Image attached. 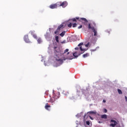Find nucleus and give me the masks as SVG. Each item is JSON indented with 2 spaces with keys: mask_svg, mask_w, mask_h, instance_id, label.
I'll list each match as a JSON object with an SVG mask.
<instances>
[{
  "mask_svg": "<svg viewBox=\"0 0 127 127\" xmlns=\"http://www.w3.org/2000/svg\"><path fill=\"white\" fill-rule=\"evenodd\" d=\"M88 29H91L92 30L94 33V36H97L98 35V32L97 31V29L95 28V27L92 26L91 24L89 23L88 25Z\"/></svg>",
  "mask_w": 127,
  "mask_h": 127,
  "instance_id": "2",
  "label": "nucleus"
},
{
  "mask_svg": "<svg viewBox=\"0 0 127 127\" xmlns=\"http://www.w3.org/2000/svg\"><path fill=\"white\" fill-rule=\"evenodd\" d=\"M103 103H106V100H103Z\"/></svg>",
  "mask_w": 127,
  "mask_h": 127,
  "instance_id": "40",
  "label": "nucleus"
},
{
  "mask_svg": "<svg viewBox=\"0 0 127 127\" xmlns=\"http://www.w3.org/2000/svg\"><path fill=\"white\" fill-rule=\"evenodd\" d=\"M101 119H108V116L106 114L101 115Z\"/></svg>",
  "mask_w": 127,
  "mask_h": 127,
  "instance_id": "14",
  "label": "nucleus"
},
{
  "mask_svg": "<svg viewBox=\"0 0 127 127\" xmlns=\"http://www.w3.org/2000/svg\"><path fill=\"white\" fill-rule=\"evenodd\" d=\"M65 33H66V32L65 31H64L62 32V33L60 34V36H61V37H63V36L65 35Z\"/></svg>",
  "mask_w": 127,
  "mask_h": 127,
  "instance_id": "15",
  "label": "nucleus"
},
{
  "mask_svg": "<svg viewBox=\"0 0 127 127\" xmlns=\"http://www.w3.org/2000/svg\"><path fill=\"white\" fill-rule=\"evenodd\" d=\"M50 108H51L50 105H49L48 103H46L45 106V109H46L47 111H50Z\"/></svg>",
  "mask_w": 127,
  "mask_h": 127,
  "instance_id": "9",
  "label": "nucleus"
},
{
  "mask_svg": "<svg viewBox=\"0 0 127 127\" xmlns=\"http://www.w3.org/2000/svg\"><path fill=\"white\" fill-rule=\"evenodd\" d=\"M118 92L119 94H120V95H122V94H123V92L120 89H118Z\"/></svg>",
  "mask_w": 127,
  "mask_h": 127,
  "instance_id": "19",
  "label": "nucleus"
},
{
  "mask_svg": "<svg viewBox=\"0 0 127 127\" xmlns=\"http://www.w3.org/2000/svg\"><path fill=\"white\" fill-rule=\"evenodd\" d=\"M82 27H83V26L82 25H81L79 26H78V29H80L82 28Z\"/></svg>",
  "mask_w": 127,
  "mask_h": 127,
  "instance_id": "31",
  "label": "nucleus"
},
{
  "mask_svg": "<svg viewBox=\"0 0 127 127\" xmlns=\"http://www.w3.org/2000/svg\"><path fill=\"white\" fill-rule=\"evenodd\" d=\"M63 28H64V25L62 24L60 26H59L55 32V34H57V33H58V32H59V30H60L61 29H63Z\"/></svg>",
  "mask_w": 127,
  "mask_h": 127,
  "instance_id": "5",
  "label": "nucleus"
},
{
  "mask_svg": "<svg viewBox=\"0 0 127 127\" xmlns=\"http://www.w3.org/2000/svg\"><path fill=\"white\" fill-rule=\"evenodd\" d=\"M85 46H86V47H88V46H89V43L85 45Z\"/></svg>",
  "mask_w": 127,
  "mask_h": 127,
  "instance_id": "35",
  "label": "nucleus"
},
{
  "mask_svg": "<svg viewBox=\"0 0 127 127\" xmlns=\"http://www.w3.org/2000/svg\"><path fill=\"white\" fill-rule=\"evenodd\" d=\"M54 49H55V53H56V52H59L58 51H57V50H56V49L57 48V47H54Z\"/></svg>",
  "mask_w": 127,
  "mask_h": 127,
  "instance_id": "27",
  "label": "nucleus"
},
{
  "mask_svg": "<svg viewBox=\"0 0 127 127\" xmlns=\"http://www.w3.org/2000/svg\"><path fill=\"white\" fill-rule=\"evenodd\" d=\"M96 49H93L91 50V51L94 52V51H96Z\"/></svg>",
  "mask_w": 127,
  "mask_h": 127,
  "instance_id": "38",
  "label": "nucleus"
},
{
  "mask_svg": "<svg viewBox=\"0 0 127 127\" xmlns=\"http://www.w3.org/2000/svg\"><path fill=\"white\" fill-rule=\"evenodd\" d=\"M24 40L26 42V43H30V41L28 39V35H25L24 37Z\"/></svg>",
  "mask_w": 127,
  "mask_h": 127,
  "instance_id": "8",
  "label": "nucleus"
},
{
  "mask_svg": "<svg viewBox=\"0 0 127 127\" xmlns=\"http://www.w3.org/2000/svg\"><path fill=\"white\" fill-rule=\"evenodd\" d=\"M80 51H85V49L82 48V47H80Z\"/></svg>",
  "mask_w": 127,
  "mask_h": 127,
  "instance_id": "30",
  "label": "nucleus"
},
{
  "mask_svg": "<svg viewBox=\"0 0 127 127\" xmlns=\"http://www.w3.org/2000/svg\"><path fill=\"white\" fill-rule=\"evenodd\" d=\"M91 26H93V27H95L96 26V23L95 22H92V24H91Z\"/></svg>",
  "mask_w": 127,
  "mask_h": 127,
  "instance_id": "21",
  "label": "nucleus"
},
{
  "mask_svg": "<svg viewBox=\"0 0 127 127\" xmlns=\"http://www.w3.org/2000/svg\"><path fill=\"white\" fill-rule=\"evenodd\" d=\"M89 117L90 120H94V119H93V118L92 117H91V116H89Z\"/></svg>",
  "mask_w": 127,
  "mask_h": 127,
  "instance_id": "34",
  "label": "nucleus"
},
{
  "mask_svg": "<svg viewBox=\"0 0 127 127\" xmlns=\"http://www.w3.org/2000/svg\"><path fill=\"white\" fill-rule=\"evenodd\" d=\"M58 6H62L63 8H65L68 5V2L66 1L58 2Z\"/></svg>",
  "mask_w": 127,
  "mask_h": 127,
  "instance_id": "3",
  "label": "nucleus"
},
{
  "mask_svg": "<svg viewBox=\"0 0 127 127\" xmlns=\"http://www.w3.org/2000/svg\"><path fill=\"white\" fill-rule=\"evenodd\" d=\"M66 59H69V60H72V59H74V58H73V56L69 57H67V58H64L63 60L65 61V60H66ZM63 60L61 59H56V61L60 62V64H62L63 63Z\"/></svg>",
  "mask_w": 127,
  "mask_h": 127,
  "instance_id": "4",
  "label": "nucleus"
},
{
  "mask_svg": "<svg viewBox=\"0 0 127 127\" xmlns=\"http://www.w3.org/2000/svg\"><path fill=\"white\" fill-rule=\"evenodd\" d=\"M84 44V43H79L78 45V46L79 47H80V46H81V45H83Z\"/></svg>",
  "mask_w": 127,
  "mask_h": 127,
  "instance_id": "29",
  "label": "nucleus"
},
{
  "mask_svg": "<svg viewBox=\"0 0 127 127\" xmlns=\"http://www.w3.org/2000/svg\"><path fill=\"white\" fill-rule=\"evenodd\" d=\"M99 124H101V122H100V121H99Z\"/></svg>",
  "mask_w": 127,
  "mask_h": 127,
  "instance_id": "41",
  "label": "nucleus"
},
{
  "mask_svg": "<svg viewBox=\"0 0 127 127\" xmlns=\"http://www.w3.org/2000/svg\"><path fill=\"white\" fill-rule=\"evenodd\" d=\"M60 97V93L59 92L54 93L53 95V98H54V99H56V100H57V99H59Z\"/></svg>",
  "mask_w": 127,
  "mask_h": 127,
  "instance_id": "6",
  "label": "nucleus"
},
{
  "mask_svg": "<svg viewBox=\"0 0 127 127\" xmlns=\"http://www.w3.org/2000/svg\"><path fill=\"white\" fill-rule=\"evenodd\" d=\"M58 7V2L55 4H52L50 5V8L53 9L54 8H57Z\"/></svg>",
  "mask_w": 127,
  "mask_h": 127,
  "instance_id": "7",
  "label": "nucleus"
},
{
  "mask_svg": "<svg viewBox=\"0 0 127 127\" xmlns=\"http://www.w3.org/2000/svg\"><path fill=\"white\" fill-rule=\"evenodd\" d=\"M107 112H108V110H107V109H104V113H107Z\"/></svg>",
  "mask_w": 127,
  "mask_h": 127,
  "instance_id": "33",
  "label": "nucleus"
},
{
  "mask_svg": "<svg viewBox=\"0 0 127 127\" xmlns=\"http://www.w3.org/2000/svg\"><path fill=\"white\" fill-rule=\"evenodd\" d=\"M111 123H114V124H118V122H117V121H116L114 120H111Z\"/></svg>",
  "mask_w": 127,
  "mask_h": 127,
  "instance_id": "22",
  "label": "nucleus"
},
{
  "mask_svg": "<svg viewBox=\"0 0 127 127\" xmlns=\"http://www.w3.org/2000/svg\"><path fill=\"white\" fill-rule=\"evenodd\" d=\"M68 27H72V23H70L69 24H67Z\"/></svg>",
  "mask_w": 127,
  "mask_h": 127,
  "instance_id": "26",
  "label": "nucleus"
},
{
  "mask_svg": "<svg viewBox=\"0 0 127 127\" xmlns=\"http://www.w3.org/2000/svg\"><path fill=\"white\" fill-rule=\"evenodd\" d=\"M35 32V31H30L29 33L31 34V35H34L35 34L34 33Z\"/></svg>",
  "mask_w": 127,
  "mask_h": 127,
  "instance_id": "20",
  "label": "nucleus"
},
{
  "mask_svg": "<svg viewBox=\"0 0 127 127\" xmlns=\"http://www.w3.org/2000/svg\"><path fill=\"white\" fill-rule=\"evenodd\" d=\"M63 94H64V96H67L68 95V94H69V93L67 92V93H66V92L64 91L63 92Z\"/></svg>",
  "mask_w": 127,
  "mask_h": 127,
  "instance_id": "24",
  "label": "nucleus"
},
{
  "mask_svg": "<svg viewBox=\"0 0 127 127\" xmlns=\"http://www.w3.org/2000/svg\"><path fill=\"white\" fill-rule=\"evenodd\" d=\"M87 114H90L92 115H96L97 114V112L96 111H89L87 113Z\"/></svg>",
  "mask_w": 127,
  "mask_h": 127,
  "instance_id": "10",
  "label": "nucleus"
},
{
  "mask_svg": "<svg viewBox=\"0 0 127 127\" xmlns=\"http://www.w3.org/2000/svg\"><path fill=\"white\" fill-rule=\"evenodd\" d=\"M79 49V48H78V47H76L75 48V50H78Z\"/></svg>",
  "mask_w": 127,
  "mask_h": 127,
  "instance_id": "36",
  "label": "nucleus"
},
{
  "mask_svg": "<svg viewBox=\"0 0 127 127\" xmlns=\"http://www.w3.org/2000/svg\"><path fill=\"white\" fill-rule=\"evenodd\" d=\"M69 51V49H66L64 50V52L63 53V54H65V53H67V55H69V54H70V52H68Z\"/></svg>",
  "mask_w": 127,
  "mask_h": 127,
  "instance_id": "11",
  "label": "nucleus"
},
{
  "mask_svg": "<svg viewBox=\"0 0 127 127\" xmlns=\"http://www.w3.org/2000/svg\"><path fill=\"white\" fill-rule=\"evenodd\" d=\"M55 101H56V99H55L53 97L52 98H51L50 100L51 103H54V102H55Z\"/></svg>",
  "mask_w": 127,
  "mask_h": 127,
  "instance_id": "17",
  "label": "nucleus"
},
{
  "mask_svg": "<svg viewBox=\"0 0 127 127\" xmlns=\"http://www.w3.org/2000/svg\"><path fill=\"white\" fill-rule=\"evenodd\" d=\"M37 42L39 43V44H40V43H42V40L41 39V38H39L38 39Z\"/></svg>",
  "mask_w": 127,
  "mask_h": 127,
  "instance_id": "16",
  "label": "nucleus"
},
{
  "mask_svg": "<svg viewBox=\"0 0 127 127\" xmlns=\"http://www.w3.org/2000/svg\"><path fill=\"white\" fill-rule=\"evenodd\" d=\"M32 36L34 37V38H35V39H37V36L35 34L33 35Z\"/></svg>",
  "mask_w": 127,
  "mask_h": 127,
  "instance_id": "25",
  "label": "nucleus"
},
{
  "mask_svg": "<svg viewBox=\"0 0 127 127\" xmlns=\"http://www.w3.org/2000/svg\"><path fill=\"white\" fill-rule=\"evenodd\" d=\"M117 124H115V123H114V124H110V127H114L115 126H117Z\"/></svg>",
  "mask_w": 127,
  "mask_h": 127,
  "instance_id": "23",
  "label": "nucleus"
},
{
  "mask_svg": "<svg viewBox=\"0 0 127 127\" xmlns=\"http://www.w3.org/2000/svg\"><path fill=\"white\" fill-rule=\"evenodd\" d=\"M89 56H90V54H89V53H86L85 54H84L83 56H82V57L83 58H86L87 57H89Z\"/></svg>",
  "mask_w": 127,
  "mask_h": 127,
  "instance_id": "13",
  "label": "nucleus"
},
{
  "mask_svg": "<svg viewBox=\"0 0 127 127\" xmlns=\"http://www.w3.org/2000/svg\"><path fill=\"white\" fill-rule=\"evenodd\" d=\"M86 125H87V126H90V122L87 121L86 122Z\"/></svg>",
  "mask_w": 127,
  "mask_h": 127,
  "instance_id": "32",
  "label": "nucleus"
},
{
  "mask_svg": "<svg viewBox=\"0 0 127 127\" xmlns=\"http://www.w3.org/2000/svg\"><path fill=\"white\" fill-rule=\"evenodd\" d=\"M77 26V24L74 23L72 24V27H76Z\"/></svg>",
  "mask_w": 127,
  "mask_h": 127,
  "instance_id": "28",
  "label": "nucleus"
},
{
  "mask_svg": "<svg viewBox=\"0 0 127 127\" xmlns=\"http://www.w3.org/2000/svg\"><path fill=\"white\" fill-rule=\"evenodd\" d=\"M76 19L78 21H81V22L82 23H83V24H84V25H86L88 23V20H87V19H86V18H79V17H76L75 18H73L72 19V20L73 21H77Z\"/></svg>",
  "mask_w": 127,
  "mask_h": 127,
  "instance_id": "1",
  "label": "nucleus"
},
{
  "mask_svg": "<svg viewBox=\"0 0 127 127\" xmlns=\"http://www.w3.org/2000/svg\"><path fill=\"white\" fill-rule=\"evenodd\" d=\"M86 117H87V115H85L84 116V119H85L86 118Z\"/></svg>",
  "mask_w": 127,
  "mask_h": 127,
  "instance_id": "37",
  "label": "nucleus"
},
{
  "mask_svg": "<svg viewBox=\"0 0 127 127\" xmlns=\"http://www.w3.org/2000/svg\"><path fill=\"white\" fill-rule=\"evenodd\" d=\"M125 100L127 102V96H125Z\"/></svg>",
  "mask_w": 127,
  "mask_h": 127,
  "instance_id": "39",
  "label": "nucleus"
},
{
  "mask_svg": "<svg viewBox=\"0 0 127 127\" xmlns=\"http://www.w3.org/2000/svg\"><path fill=\"white\" fill-rule=\"evenodd\" d=\"M56 41H57L58 43H59V37L58 36L56 37Z\"/></svg>",
  "mask_w": 127,
  "mask_h": 127,
  "instance_id": "18",
  "label": "nucleus"
},
{
  "mask_svg": "<svg viewBox=\"0 0 127 127\" xmlns=\"http://www.w3.org/2000/svg\"><path fill=\"white\" fill-rule=\"evenodd\" d=\"M81 54H79L78 55H77V52H75L73 54V56L75 57V58H77L79 56H80Z\"/></svg>",
  "mask_w": 127,
  "mask_h": 127,
  "instance_id": "12",
  "label": "nucleus"
}]
</instances>
